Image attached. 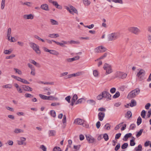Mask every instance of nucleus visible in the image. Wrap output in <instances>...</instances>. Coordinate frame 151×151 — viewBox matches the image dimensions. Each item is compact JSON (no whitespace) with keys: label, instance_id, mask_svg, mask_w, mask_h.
I'll return each mask as SVG.
<instances>
[{"label":"nucleus","instance_id":"obj_59","mask_svg":"<svg viewBox=\"0 0 151 151\" xmlns=\"http://www.w3.org/2000/svg\"><path fill=\"white\" fill-rule=\"evenodd\" d=\"M84 26L86 28H88L89 29H91L94 27V25L93 24H91L89 25Z\"/></svg>","mask_w":151,"mask_h":151},{"label":"nucleus","instance_id":"obj_45","mask_svg":"<svg viewBox=\"0 0 151 151\" xmlns=\"http://www.w3.org/2000/svg\"><path fill=\"white\" fill-rule=\"evenodd\" d=\"M123 122H122L117 125L115 127L114 129L115 130H118L122 126Z\"/></svg>","mask_w":151,"mask_h":151},{"label":"nucleus","instance_id":"obj_62","mask_svg":"<svg viewBox=\"0 0 151 151\" xmlns=\"http://www.w3.org/2000/svg\"><path fill=\"white\" fill-rule=\"evenodd\" d=\"M83 98L80 99H78L75 103L76 104H81L82 102V100H83Z\"/></svg>","mask_w":151,"mask_h":151},{"label":"nucleus","instance_id":"obj_25","mask_svg":"<svg viewBox=\"0 0 151 151\" xmlns=\"http://www.w3.org/2000/svg\"><path fill=\"white\" fill-rule=\"evenodd\" d=\"M84 73V72L83 71L78 72L72 74V77H75L81 76Z\"/></svg>","mask_w":151,"mask_h":151},{"label":"nucleus","instance_id":"obj_9","mask_svg":"<svg viewBox=\"0 0 151 151\" xmlns=\"http://www.w3.org/2000/svg\"><path fill=\"white\" fill-rule=\"evenodd\" d=\"M115 76L116 77L119 78L123 79L125 78L127 76V73L121 72L119 71L116 72L115 73Z\"/></svg>","mask_w":151,"mask_h":151},{"label":"nucleus","instance_id":"obj_56","mask_svg":"<svg viewBox=\"0 0 151 151\" xmlns=\"http://www.w3.org/2000/svg\"><path fill=\"white\" fill-rule=\"evenodd\" d=\"M103 138L106 141H107L109 139V137L106 134H104Z\"/></svg>","mask_w":151,"mask_h":151},{"label":"nucleus","instance_id":"obj_3","mask_svg":"<svg viewBox=\"0 0 151 151\" xmlns=\"http://www.w3.org/2000/svg\"><path fill=\"white\" fill-rule=\"evenodd\" d=\"M103 68L106 71L105 74L107 75L112 73L113 70L111 66L109 64L105 63L103 66Z\"/></svg>","mask_w":151,"mask_h":151},{"label":"nucleus","instance_id":"obj_36","mask_svg":"<svg viewBox=\"0 0 151 151\" xmlns=\"http://www.w3.org/2000/svg\"><path fill=\"white\" fill-rule=\"evenodd\" d=\"M12 50L11 49H9V50H6L4 51V53L5 54L9 55L12 52Z\"/></svg>","mask_w":151,"mask_h":151},{"label":"nucleus","instance_id":"obj_14","mask_svg":"<svg viewBox=\"0 0 151 151\" xmlns=\"http://www.w3.org/2000/svg\"><path fill=\"white\" fill-rule=\"evenodd\" d=\"M98 119L100 121H102L105 116V113L104 112H100L98 114Z\"/></svg>","mask_w":151,"mask_h":151},{"label":"nucleus","instance_id":"obj_12","mask_svg":"<svg viewBox=\"0 0 151 151\" xmlns=\"http://www.w3.org/2000/svg\"><path fill=\"white\" fill-rule=\"evenodd\" d=\"M106 49L102 46H100L96 47L95 50L96 52H105Z\"/></svg>","mask_w":151,"mask_h":151},{"label":"nucleus","instance_id":"obj_38","mask_svg":"<svg viewBox=\"0 0 151 151\" xmlns=\"http://www.w3.org/2000/svg\"><path fill=\"white\" fill-rule=\"evenodd\" d=\"M144 130L143 129H141L136 135L137 138L139 137L141 135L143 132Z\"/></svg>","mask_w":151,"mask_h":151},{"label":"nucleus","instance_id":"obj_2","mask_svg":"<svg viewBox=\"0 0 151 151\" xmlns=\"http://www.w3.org/2000/svg\"><path fill=\"white\" fill-rule=\"evenodd\" d=\"M120 37V33L118 32H114L108 35V40L109 41L114 40Z\"/></svg>","mask_w":151,"mask_h":151},{"label":"nucleus","instance_id":"obj_8","mask_svg":"<svg viewBox=\"0 0 151 151\" xmlns=\"http://www.w3.org/2000/svg\"><path fill=\"white\" fill-rule=\"evenodd\" d=\"M74 123L76 124L82 125L83 127H85L86 125L85 123V121L81 119L78 118L75 120Z\"/></svg>","mask_w":151,"mask_h":151},{"label":"nucleus","instance_id":"obj_23","mask_svg":"<svg viewBox=\"0 0 151 151\" xmlns=\"http://www.w3.org/2000/svg\"><path fill=\"white\" fill-rule=\"evenodd\" d=\"M2 87L3 88L12 89V88L13 86L11 84H8L3 85Z\"/></svg>","mask_w":151,"mask_h":151},{"label":"nucleus","instance_id":"obj_35","mask_svg":"<svg viewBox=\"0 0 151 151\" xmlns=\"http://www.w3.org/2000/svg\"><path fill=\"white\" fill-rule=\"evenodd\" d=\"M132 116V114L131 111H128L127 113V115L126 117L127 118L129 119Z\"/></svg>","mask_w":151,"mask_h":151},{"label":"nucleus","instance_id":"obj_40","mask_svg":"<svg viewBox=\"0 0 151 151\" xmlns=\"http://www.w3.org/2000/svg\"><path fill=\"white\" fill-rule=\"evenodd\" d=\"M120 96V93L119 91H116L115 94L113 96V98L116 99L118 97Z\"/></svg>","mask_w":151,"mask_h":151},{"label":"nucleus","instance_id":"obj_64","mask_svg":"<svg viewBox=\"0 0 151 151\" xmlns=\"http://www.w3.org/2000/svg\"><path fill=\"white\" fill-rule=\"evenodd\" d=\"M40 148L43 151H46V148L43 145H41L40 146Z\"/></svg>","mask_w":151,"mask_h":151},{"label":"nucleus","instance_id":"obj_53","mask_svg":"<svg viewBox=\"0 0 151 151\" xmlns=\"http://www.w3.org/2000/svg\"><path fill=\"white\" fill-rule=\"evenodd\" d=\"M14 69L15 71L19 75H21L22 74L21 71L18 69L14 68Z\"/></svg>","mask_w":151,"mask_h":151},{"label":"nucleus","instance_id":"obj_29","mask_svg":"<svg viewBox=\"0 0 151 151\" xmlns=\"http://www.w3.org/2000/svg\"><path fill=\"white\" fill-rule=\"evenodd\" d=\"M50 51L49 53L51 54L55 55H59V53L56 50H50Z\"/></svg>","mask_w":151,"mask_h":151},{"label":"nucleus","instance_id":"obj_43","mask_svg":"<svg viewBox=\"0 0 151 151\" xmlns=\"http://www.w3.org/2000/svg\"><path fill=\"white\" fill-rule=\"evenodd\" d=\"M50 114L52 116L55 118L56 117V114L55 112L53 110H51L50 112Z\"/></svg>","mask_w":151,"mask_h":151},{"label":"nucleus","instance_id":"obj_16","mask_svg":"<svg viewBox=\"0 0 151 151\" xmlns=\"http://www.w3.org/2000/svg\"><path fill=\"white\" fill-rule=\"evenodd\" d=\"M79 56H77L73 58H70L67 59L66 60L68 62H71L75 60H78L79 59Z\"/></svg>","mask_w":151,"mask_h":151},{"label":"nucleus","instance_id":"obj_41","mask_svg":"<svg viewBox=\"0 0 151 151\" xmlns=\"http://www.w3.org/2000/svg\"><path fill=\"white\" fill-rule=\"evenodd\" d=\"M103 98H104V97H103V95H102V92L101 93V94L99 95L96 97V99H98V100H101Z\"/></svg>","mask_w":151,"mask_h":151},{"label":"nucleus","instance_id":"obj_24","mask_svg":"<svg viewBox=\"0 0 151 151\" xmlns=\"http://www.w3.org/2000/svg\"><path fill=\"white\" fill-rule=\"evenodd\" d=\"M86 102L88 104L92 106L95 105L96 104L95 101L92 99L88 100Z\"/></svg>","mask_w":151,"mask_h":151},{"label":"nucleus","instance_id":"obj_50","mask_svg":"<svg viewBox=\"0 0 151 151\" xmlns=\"http://www.w3.org/2000/svg\"><path fill=\"white\" fill-rule=\"evenodd\" d=\"M146 111L145 110H143L141 113V115L143 118H145V116Z\"/></svg>","mask_w":151,"mask_h":151},{"label":"nucleus","instance_id":"obj_6","mask_svg":"<svg viewBox=\"0 0 151 151\" xmlns=\"http://www.w3.org/2000/svg\"><path fill=\"white\" fill-rule=\"evenodd\" d=\"M128 30L130 32L136 35H138L140 32V30L136 27H130L128 28Z\"/></svg>","mask_w":151,"mask_h":151},{"label":"nucleus","instance_id":"obj_57","mask_svg":"<svg viewBox=\"0 0 151 151\" xmlns=\"http://www.w3.org/2000/svg\"><path fill=\"white\" fill-rule=\"evenodd\" d=\"M25 97L26 98H32L33 97V96L30 94L26 93L25 94Z\"/></svg>","mask_w":151,"mask_h":151},{"label":"nucleus","instance_id":"obj_20","mask_svg":"<svg viewBox=\"0 0 151 151\" xmlns=\"http://www.w3.org/2000/svg\"><path fill=\"white\" fill-rule=\"evenodd\" d=\"M23 88L24 91H32V89L31 88L26 85L24 86Z\"/></svg>","mask_w":151,"mask_h":151},{"label":"nucleus","instance_id":"obj_54","mask_svg":"<svg viewBox=\"0 0 151 151\" xmlns=\"http://www.w3.org/2000/svg\"><path fill=\"white\" fill-rule=\"evenodd\" d=\"M15 57V55L14 54H12L10 55L9 56H8L6 57V58L7 59H11Z\"/></svg>","mask_w":151,"mask_h":151},{"label":"nucleus","instance_id":"obj_63","mask_svg":"<svg viewBox=\"0 0 151 151\" xmlns=\"http://www.w3.org/2000/svg\"><path fill=\"white\" fill-rule=\"evenodd\" d=\"M72 77H72V74H70L66 76H65L64 77V79H67L70 78H72Z\"/></svg>","mask_w":151,"mask_h":151},{"label":"nucleus","instance_id":"obj_31","mask_svg":"<svg viewBox=\"0 0 151 151\" xmlns=\"http://www.w3.org/2000/svg\"><path fill=\"white\" fill-rule=\"evenodd\" d=\"M11 35V29L10 28H9L7 32V38L8 37H10Z\"/></svg>","mask_w":151,"mask_h":151},{"label":"nucleus","instance_id":"obj_17","mask_svg":"<svg viewBox=\"0 0 151 151\" xmlns=\"http://www.w3.org/2000/svg\"><path fill=\"white\" fill-rule=\"evenodd\" d=\"M40 8L45 11H49V9L48 5L47 4H44L40 6Z\"/></svg>","mask_w":151,"mask_h":151},{"label":"nucleus","instance_id":"obj_13","mask_svg":"<svg viewBox=\"0 0 151 151\" xmlns=\"http://www.w3.org/2000/svg\"><path fill=\"white\" fill-rule=\"evenodd\" d=\"M86 139L89 143H92L95 142L96 139L90 135H86Z\"/></svg>","mask_w":151,"mask_h":151},{"label":"nucleus","instance_id":"obj_61","mask_svg":"<svg viewBox=\"0 0 151 151\" xmlns=\"http://www.w3.org/2000/svg\"><path fill=\"white\" fill-rule=\"evenodd\" d=\"M130 145L131 146H134L135 145L134 139H132L130 140Z\"/></svg>","mask_w":151,"mask_h":151},{"label":"nucleus","instance_id":"obj_18","mask_svg":"<svg viewBox=\"0 0 151 151\" xmlns=\"http://www.w3.org/2000/svg\"><path fill=\"white\" fill-rule=\"evenodd\" d=\"M24 19H32L33 18L34 16L33 15L31 14H25L23 16Z\"/></svg>","mask_w":151,"mask_h":151},{"label":"nucleus","instance_id":"obj_28","mask_svg":"<svg viewBox=\"0 0 151 151\" xmlns=\"http://www.w3.org/2000/svg\"><path fill=\"white\" fill-rule=\"evenodd\" d=\"M14 132L15 133L18 134L20 133H23L24 131L20 129L16 128L14 131Z\"/></svg>","mask_w":151,"mask_h":151},{"label":"nucleus","instance_id":"obj_46","mask_svg":"<svg viewBox=\"0 0 151 151\" xmlns=\"http://www.w3.org/2000/svg\"><path fill=\"white\" fill-rule=\"evenodd\" d=\"M112 1L115 3H118L121 4L123 3L122 0H112Z\"/></svg>","mask_w":151,"mask_h":151},{"label":"nucleus","instance_id":"obj_19","mask_svg":"<svg viewBox=\"0 0 151 151\" xmlns=\"http://www.w3.org/2000/svg\"><path fill=\"white\" fill-rule=\"evenodd\" d=\"M48 37L51 38H56L59 37V35L58 34H50L48 35Z\"/></svg>","mask_w":151,"mask_h":151},{"label":"nucleus","instance_id":"obj_21","mask_svg":"<svg viewBox=\"0 0 151 151\" xmlns=\"http://www.w3.org/2000/svg\"><path fill=\"white\" fill-rule=\"evenodd\" d=\"M50 24L52 25H58L59 24L57 21L53 19H50Z\"/></svg>","mask_w":151,"mask_h":151},{"label":"nucleus","instance_id":"obj_22","mask_svg":"<svg viewBox=\"0 0 151 151\" xmlns=\"http://www.w3.org/2000/svg\"><path fill=\"white\" fill-rule=\"evenodd\" d=\"M48 134L49 137L53 136L55 135L56 131L54 130H50L49 131Z\"/></svg>","mask_w":151,"mask_h":151},{"label":"nucleus","instance_id":"obj_11","mask_svg":"<svg viewBox=\"0 0 151 151\" xmlns=\"http://www.w3.org/2000/svg\"><path fill=\"white\" fill-rule=\"evenodd\" d=\"M20 140H17V143L19 145H26V143L25 142L26 140V138L24 137H21L20 138Z\"/></svg>","mask_w":151,"mask_h":151},{"label":"nucleus","instance_id":"obj_39","mask_svg":"<svg viewBox=\"0 0 151 151\" xmlns=\"http://www.w3.org/2000/svg\"><path fill=\"white\" fill-rule=\"evenodd\" d=\"M142 119L140 116H139L137 119V123L138 126L141 123Z\"/></svg>","mask_w":151,"mask_h":151},{"label":"nucleus","instance_id":"obj_42","mask_svg":"<svg viewBox=\"0 0 151 151\" xmlns=\"http://www.w3.org/2000/svg\"><path fill=\"white\" fill-rule=\"evenodd\" d=\"M6 0H2L1 3V9H4L5 6V2Z\"/></svg>","mask_w":151,"mask_h":151},{"label":"nucleus","instance_id":"obj_37","mask_svg":"<svg viewBox=\"0 0 151 151\" xmlns=\"http://www.w3.org/2000/svg\"><path fill=\"white\" fill-rule=\"evenodd\" d=\"M30 63H32L33 64L35 65L37 67H40V64L38 63H37L35 62L34 60H31L30 61Z\"/></svg>","mask_w":151,"mask_h":151},{"label":"nucleus","instance_id":"obj_10","mask_svg":"<svg viewBox=\"0 0 151 151\" xmlns=\"http://www.w3.org/2000/svg\"><path fill=\"white\" fill-rule=\"evenodd\" d=\"M65 8L68 11L69 13L72 15H74V13L76 14H78V12L76 8H73L70 9L69 7L68 6H65Z\"/></svg>","mask_w":151,"mask_h":151},{"label":"nucleus","instance_id":"obj_4","mask_svg":"<svg viewBox=\"0 0 151 151\" xmlns=\"http://www.w3.org/2000/svg\"><path fill=\"white\" fill-rule=\"evenodd\" d=\"M30 46L38 54L40 53V51L39 50V46L35 43L32 42L29 43Z\"/></svg>","mask_w":151,"mask_h":151},{"label":"nucleus","instance_id":"obj_44","mask_svg":"<svg viewBox=\"0 0 151 151\" xmlns=\"http://www.w3.org/2000/svg\"><path fill=\"white\" fill-rule=\"evenodd\" d=\"M78 99V97L77 95L76 94H75L73 95L71 100L75 102Z\"/></svg>","mask_w":151,"mask_h":151},{"label":"nucleus","instance_id":"obj_1","mask_svg":"<svg viewBox=\"0 0 151 151\" xmlns=\"http://www.w3.org/2000/svg\"><path fill=\"white\" fill-rule=\"evenodd\" d=\"M140 90L139 88H137L131 91L128 94L127 98L131 99L135 97L140 93Z\"/></svg>","mask_w":151,"mask_h":151},{"label":"nucleus","instance_id":"obj_60","mask_svg":"<svg viewBox=\"0 0 151 151\" xmlns=\"http://www.w3.org/2000/svg\"><path fill=\"white\" fill-rule=\"evenodd\" d=\"M70 96H69L65 97V99L68 103H70Z\"/></svg>","mask_w":151,"mask_h":151},{"label":"nucleus","instance_id":"obj_58","mask_svg":"<svg viewBox=\"0 0 151 151\" xmlns=\"http://www.w3.org/2000/svg\"><path fill=\"white\" fill-rule=\"evenodd\" d=\"M23 4H24V5H26L28 6H31L32 5V3L29 2H24Z\"/></svg>","mask_w":151,"mask_h":151},{"label":"nucleus","instance_id":"obj_49","mask_svg":"<svg viewBox=\"0 0 151 151\" xmlns=\"http://www.w3.org/2000/svg\"><path fill=\"white\" fill-rule=\"evenodd\" d=\"M39 96L40 98L44 100H46L47 98V96L44 95L42 94H39Z\"/></svg>","mask_w":151,"mask_h":151},{"label":"nucleus","instance_id":"obj_15","mask_svg":"<svg viewBox=\"0 0 151 151\" xmlns=\"http://www.w3.org/2000/svg\"><path fill=\"white\" fill-rule=\"evenodd\" d=\"M53 42H55L57 45H59L62 47H64V44H68V42L67 41H62L63 43H60L56 41L55 40H52Z\"/></svg>","mask_w":151,"mask_h":151},{"label":"nucleus","instance_id":"obj_33","mask_svg":"<svg viewBox=\"0 0 151 151\" xmlns=\"http://www.w3.org/2000/svg\"><path fill=\"white\" fill-rule=\"evenodd\" d=\"M142 149V146L141 145H139L138 147H136L134 150L136 151H141Z\"/></svg>","mask_w":151,"mask_h":151},{"label":"nucleus","instance_id":"obj_47","mask_svg":"<svg viewBox=\"0 0 151 151\" xmlns=\"http://www.w3.org/2000/svg\"><path fill=\"white\" fill-rule=\"evenodd\" d=\"M111 125L109 123L106 124L104 126L105 129L107 130H109L110 129Z\"/></svg>","mask_w":151,"mask_h":151},{"label":"nucleus","instance_id":"obj_55","mask_svg":"<svg viewBox=\"0 0 151 151\" xmlns=\"http://www.w3.org/2000/svg\"><path fill=\"white\" fill-rule=\"evenodd\" d=\"M20 82L25 84H29V82L27 81L24 79L22 78H21Z\"/></svg>","mask_w":151,"mask_h":151},{"label":"nucleus","instance_id":"obj_48","mask_svg":"<svg viewBox=\"0 0 151 151\" xmlns=\"http://www.w3.org/2000/svg\"><path fill=\"white\" fill-rule=\"evenodd\" d=\"M93 74L95 77H97L99 75V72L97 70H95L93 71Z\"/></svg>","mask_w":151,"mask_h":151},{"label":"nucleus","instance_id":"obj_27","mask_svg":"<svg viewBox=\"0 0 151 151\" xmlns=\"http://www.w3.org/2000/svg\"><path fill=\"white\" fill-rule=\"evenodd\" d=\"M137 105V102L136 101L132 99L131 100V103H130V106L131 107H133Z\"/></svg>","mask_w":151,"mask_h":151},{"label":"nucleus","instance_id":"obj_51","mask_svg":"<svg viewBox=\"0 0 151 151\" xmlns=\"http://www.w3.org/2000/svg\"><path fill=\"white\" fill-rule=\"evenodd\" d=\"M53 151H61V150L60 147H55L53 149Z\"/></svg>","mask_w":151,"mask_h":151},{"label":"nucleus","instance_id":"obj_32","mask_svg":"<svg viewBox=\"0 0 151 151\" xmlns=\"http://www.w3.org/2000/svg\"><path fill=\"white\" fill-rule=\"evenodd\" d=\"M83 3L85 6H89L91 4L90 1L88 0H83Z\"/></svg>","mask_w":151,"mask_h":151},{"label":"nucleus","instance_id":"obj_34","mask_svg":"<svg viewBox=\"0 0 151 151\" xmlns=\"http://www.w3.org/2000/svg\"><path fill=\"white\" fill-rule=\"evenodd\" d=\"M10 37H8L7 39L10 42H15L16 41V40L14 37H11V38Z\"/></svg>","mask_w":151,"mask_h":151},{"label":"nucleus","instance_id":"obj_52","mask_svg":"<svg viewBox=\"0 0 151 151\" xmlns=\"http://www.w3.org/2000/svg\"><path fill=\"white\" fill-rule=\"evenodd\" d=\"M128 144L127 143H124L121 147L123 149H125L127 147Z\"/></svg>","mask_w":151,"mask_h":151},{"label":"nucleus","instance_id":"obj_30","mask_svg":"<svg viewBox=\"0 0 151 151\" xmlns=\"http://www.w3.org/2000/svg\"><path fill=\"white\" fill-rule=\"evenodd\" d=\"M132 134L131 133H129L126 134L124 136V138L123 139L124 141H127V139L131 136Z\"/></svg>","mask_w":151,"mask_h":151},{"label":"nucleus","instance_id":"obj_7","mask_svg":"<svg viewBox=\"0 0 151 151\" xmlns=\"http://www.w3.org/2000/svg\"><path fill=\"white\" fill-rule=\"evenodd\" d=\"M145 75V72L142 69H140L137 75V76L138 78L140 81L143 80L144 77Z\"/></svg>","mask_w":151,"mask_h":151},{"label":"nucleus","instance_id":"obj_5","mask_svg":"<svg viewBox=\"0 0 151 151\" xmlns=\"http://www.w3.org/2000/svg\"><path fill=\"white\" fill-rule=\"evenodd\" d=\"M104 98L106 99L107 101L111 99V95L108 91V90L105 89L104 91L102 92Z\"/></svg>","mask_w":151,"mask_h":151},{"label":"nucleus","instance_id":"obj_26","mask_svg":"<svg viewBox=\"0 0 151 151\" xmlns=\"http://www.w3.org/2000/svg\"><path fill=\"white\" fill-rule=\"evenodd\" d=\"M68 42V44H80V42L78 41H75L73 40H71L70 41H68L67 42Z\"/></svg>","mask_w":151,"mask_h":151}]
</instances>
